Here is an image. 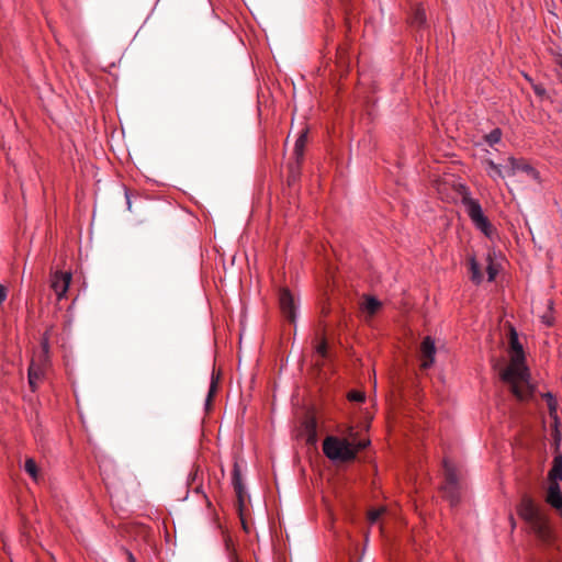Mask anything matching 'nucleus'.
<instances>
[{
    "label": "nucleus",
    "mask_w": 562,
    "mask_h": 562,
    "mask_svg": "<svg viewBox=\"0 0 562 562\" xmlns=\"http://www.w3.org/2000/svg\"><path fill=\"white\" fill-rule=\"evenodd\" d=\"M532 89L535 93L540 98H543L547 94V91L542 85L532 83Z\"/></svg>",
    "instance_id": "bb28decb"
},
{
    "label": "nucleus",
    "mask_w": 562,
    "mask_h": 562,
    "mask_svg": "<svg viewBox=\"0 0 562 562\" xmlns=\"http://www.w3.org/2000/svg\"><path fill=\"white\" fill-rule=\"evenodd\" d=\"M509 347V362L502 371L501 378L518 400L526 401L532 395L533 387L530 383L525 352L514 328L510 329Z\"/></svg>",
    "instance_id": "f257e3e1"
},
{
    "label": "nucleus",
    "mask_w": 562,
    "mask_h": 562,
    "mask_svg": "<svg viewBox=\"0 0 562 562\" xmlns=\"http://www.w3.org/2000/svg\"><path fill=\"white\" fill-rule=\"evenodd\" d=\"M72 276L68 271H56L50 276V288L55 292L57 300L66 297Z\"/></svg>",
    "instance_id": "0eeeda50"
},
{
    "label": "nucleus",
    "mask_w": 562,
    "mask_h": 562,
    "mask_svg": "<svg viewBox=\"0 0 562 562\" xmlns=\"http://www.w3.org/2000/svg\"><path fill=\"white\" fill-rule=\"evenodd\" d=\"M279 306L283 316L291 323L295 322L296 302L289 289L282 288L279 291Z\"/></svg>",
    "instance_id": "6e6552de"
},
{
    "label": "nucleus",
    "mask_w": 562,
    "mask_h": 562,
    "mask_svg": "<svg viewBox=\"0 0 562 562\" xmlns=\"http://www.w3.org/2000/svg\"><path fill=\"white\" fill-rule=\"evenodd\" d=\"M543 322L547 324V325H551V322L549 319H543Z\"/></svg>",
    "instance_id": "473e14b6"
},
{
    "label": "nucleus",
    "mask_w": 562,
    "mask_h": 562,
    "mask_svg": "<svg viewBox=\"0 0 562 562\" xmlns=\"http://www.w3.org/2000/svg\"><path fill=\"white\" fill-rule=\"evenodd\" d=\"M549 484H560L562 481V454H557L553 458L552 467L548 473Z\"/></svg>",
    "instance_id": "dca6fc26"
},
{
    "label": "nucleus",
    "mask_w": 562,
    "mask_h": 562,
    "mask_svg": "<svg viewBox=\"0 0 562 562\" xmlns=\"http://www.w3.org/2000/svg\"><path fill=\"white\" fill-rule=\"evenodd\" d=\"M543 396L547 400L550 416L553 417L554 420L557 422L558 420V416H557L558 403H557L555 398L553 397V395L551 393H547Z\"/></svg>",
    "instance_id": "aec40b11"
},
{
    "label": "nucleus",
    "mask_w": 562,
    "mask_h": 562,
    "mask_svg": "<svg viewBox=\"0 0 562 562\" xmlns=\"http://www.w3.org/2000/svg\"><path fill=\"white\" fill-rule=\"evenodd\" d=\"M316 352L325 358L327 355V342L325 339H322V341L316 346Z\"/></svg>",
    "instance_id": "a878e982"
},
{
    "label": "nucleus",
    "mask_w": 562,
    "mask_h": 562,
    "mask_svg": "<svg viewBox=\"0 0 562 562\" xmlns=\"http://www.w3.org/2000/svg\"><path fill=\"white\" fill-rule=\"evenodd\" d=\"M546 503L552 507L562 518V492L560 484H549L546 491Z\"/></svg>",
    "instance_id": "9b49d317"
},
{
    "label": "nucleus",
    "mask_w": 562,
    "mask_h": 562,
    "mask_svg": "<svg viewBox=\"0 0 562 562\" xmlns=\"http://www.w3.org/2000/svg\"><path fill=\"white\" fill-rule=\"evenodd\" d=\"M307 142V131H303L300 136L297 137L295 145H294V156H295V167L291 166V175L294 178L295 171L299 169L300 164L304 156V149Z\"/></svg>",
    "instance_id": "4468645a"
},
{
    "label": "nucleus",
    "mask_w": 562,
    "mask_h": 562,
    "mask_svg": "<svg viewBox=\"0 0 562 562\" xmlns=\"http://www.w3.org/2000/svg\"><path fill=\"white\" fill-rule=\"evenodd\" d=\"M8 289L0 283V305L7 300Z\"/></svg>",
    "instance_id": "cd10ccee"
},
{
    "label": "nucleus",
    "mask_w": 562,
    "mask_h": 562,
    "mask_svg": "<svg viewBox=\"0 0 562 562\" xmlns=\"http://www.w3.org/2000/svg\"><path fill=\"white\" fill-rule=\"evenodd\" d=\"M525 78H526V80H528L531 85H532V83H535V82L532 81V79H531L529 76L525 75Z\"/></svg>",
    "instance_id": "2f4dec72"
},
{
    "label": "nucleus",
    "mask_w": 562,
    "mask_h": 562,
    "mask_svg": "<svg viewBox=\"0 0 562 562\" xmlns=\"http://www.w3.org/2000/svg\"><path fill=\"white\" fill-rule=\"evenodd\" d=\"M518 516L526 522L528 530L543 546L554 544L557 536L551 527L548 514L528 495H524L517 507Z\"/></svg>",
    "instance_id": "f03ea898"
},
{
    "label": "nucleus",
    "mask_w": 562,
    "mask_h": 562,
    "mask_svg": "<svg viewBox=\"0 0 562 562\" xmlns=\"http://www.w3.org/2000/svg\"><path fill=\"white\" fill-rule=\"evenodd\" d=\"M486 271H487V276H488V281H493L497 274V269L494 265V261L493 259L491 258V256L488 255L487 257V267H486Z\"/></svg>",
    "instance_id": "5701e85b"
},
{
    "label": "nucleus",
    "mask_w": 562,
    "mask_h": 562,
    "mask_svg": "<svg viewBox=\"0 0 562 562\" xmlns=\"http://www.w3.org/2000/svg\"><path fill=\"white\" fill-rule=\"evenodd\" d=\"M384 512L383 508H380V509H373L371 512H369L368 514V519L371 524L375 522L380 516L382 515V513Z\"/></svg>",
    "instance_id": "393cba45"
},
{
    "label": "nucleus",
    "mask_w": 562,
    "mask_h": 562,
    "mask_svg": "<svg viewBox=\"0 0 562 562\" xmlns=\"http://www.w3.org/2000/svg\"><path fill=\"white\" fill-rule=\"evenodd\" d=\"M382 308V302L371 295H364L360 303V311L366 321L371 319Z\"/></svg>",
    "instance_id": "f8f14e48"
},
{
    "label": "nucleus",
    "mask_w": 562,
    "mask_h": 562,
    "mask_svg": "<svg viewBox=\"0 0 562 562\" xmlns=\"http://www.w3.org/2000/svg\"><path fill=\"white\" fill-rule=\"evenodd\" d=\"M366 398V395L361 391H350L348 393V400L352 402H363Z\"/></svg>",
    "instance_id": "b1692460"
},
{
    "label": "nucleus",
    "mask_w": 562,
    "mask_h": 562,
    "mask_svg": "<svg viewBox=\"0 0 562 562\" xmlns=\"http://www.w3.org/2000/svg\"><path fill=\"white\" fill-rule=\"evenodd\" d=\"M470 271H471V280L475 283H481L483 280V274L480 269V265L474 257L469 258Z\"/></svg>",
    "instance_id": "a211bd4d"
},
{
    "label": "nucleus",
    "mask_w": 562,
    "mask_h": 562,
    "mask_svg": "<svg viewBox=\"0 0 562 562\" xmlns=\"http://www.w3.org/2000/svg\"><path fill=\"white\" fill-rule=\"evenodd\" d=\"M368 439L358 440L352 428L344 438L328 436L323 441V452L331 461L350 462L353 461L359 451L369 446Z\"/></svg>",
    "instance_id": "7ed1b4c3"
},
{
    "label": "nucleus",
    "mask_w": 562,
    "mask_h": 562,
    "mask_svg": "<svg viewBox=\"0 0 562 562\" xmlns=\"http://www.w3.org/2000/svg\"><path fill=\"white\" fill-rule=\"evenodd\" d=\"M518 171L525 172L531 179L539 181V172L526 160L508 157L506 165V175L515 176Z\"/></svg>",
    "instance_id": "1a4fd4ad"
},
{
    "label": "nucleus",
    "mask_w": 562,
    "mask_h": 562,
    "mask_svg": "<svg viewBox=\"0 0 562 562\" xmlns=\"http://www.w3.org/2000/svg\"><path fill=\"white\" fill-rule=\"evenodd\" d=\"M426 20L427 19H426L425 9L422 5H417L411 15V19H409L411 24L414 26L420 27V26L425 25Z\"/></svg>",
    "instance_id": "f3484780"
},
{
    "label": "nucleus",
    "mask_w": 562,
    "mask_h": 562,
    "mask_svg": "<svg viewBox=\"0 0 562 562\" xmlns=\"http://www.w3.org/2000/svg\"><path fill=\"white\" fill-rule=\"evenodd\" d=\"M487 176L494 180L498 181L499 179L505 178L506 175V166L503 168L501 165L495 164L492 159H485L483 161Z\"/></svg>",
    "instance_id": "2eb2a0df"
},
{
    "label": "nucleus",
    "mask_w": 562,
    "mask_h": 562,
    "mask_svg": "<svg viewBox=\"0 0 562 562\" xmlns=\"http://www.w3.org/2000/svg\"><path fill=\"white\" fill-rule=\"evenodd\" d=\"M436 346L435 340L430 336H426L420 345V357L423 369L430 368L435 362Z\"/></svg>",
    "instance_id": "9d476101"
},
{
    "label": "nucleus",
    "mask_w": 562,
    "mask_h": 562,
    "mask_svg": "<svg viewBox=\"0 0 562 562\" xmlns=\"http://www.w3.org/2000/svg\"><path fill=\"white\" fill-rule=\"evenodd\" d=\"M306 428L311 431V432H314L315 431V428H316V423L314 419H310L306 422Z\"/></svg>",
    "instance_id": "c85d7f7f"
},
{
    "label": "nucleus",
    "mask_w": 562,
    "mask_h": 562,
    "mask_svg": "<svg viewBox=\"0 0 562 562\" xmlns=\"http://www.w3.org/2000/svg\"><path fill=\"white\" fill-rule=\"evenodd\" d=\"M216 390H217V380L215 379L214 374H212V381H211L207 397L205 401L206 407L211 404L213 395L215 394Z\"/></svg>",
    "instance_id": "4be33fe9"
},
{
    "label": "nucleus",
    "mask_w": 562,
    "mask_h": 562,
    "mask_svg": "<svg viewBox=\"0 0 562 562\" xmlns=\"http://www.w3.org/2000/svg\"><path fill=\"white\" fill-rule=\"evenodd\" d=\"M232 484H233L234 491L237 495L239 507H243L244 502H245L246 491H245V486H244L243 480H241L240 468L237 462L233 467Z\"/></svg>",
    "instance_id": "ddd939ff"
},
{
    "label": "nucleus",
    "mask_w": 562,
    "mask_h": 562,
    "mask_svg": "<svg viewBox=\"0 0 562 562\" xmlns=\"http://www.w3.org/2000/svg\"><path fill=\"white\" fill-rule=\"evenodd\" d=\"M127 559L130 562H136L134 555L131 552H127Z\"/></svg>",
    "instance_id": "7c9ffc66"
},
{
    "label": "nucleus",
    "mask_w": 562,
    "mask_h": 562,
    "mask_svg": "<svg viewBox=\"0 0 562 562\" xmlns=\"http://www.w3.org/2000/svg\"><path fill=\"white\" fill-rule=\"evenodd\" d=\"M49 368V344L48 339L44 337L41 342V350L33 355L27 369L29 386L32 392L37 391L44 382Z\"/></svg>",
    "instance_id": "20e7f679"
},
{
    "label": "nucleus",
    "mask_w": 562,
    "mask_h": 562,
    "mask_svg": "<svg viewBox=\"0 0 562 562\" xmlns=\"http://www.w3.org/2000/svg\"><path fill=\"white\" fill-rule=\"evenodd\" d=\"M24 471L32 477L34 482L40 480L38 467L33 458H27L24 463Z\"/></svg>",
    "instance_id": "6ab92c4d"
},
{
    "label": "nucleus",
    "mask_w": 562,
    "mask_h": 562,
    "mask_svg": "<svg viewBox=\"0 0 562 562\" xmlns=\"http://www.w3.org/2000/svg\"><path fill=\"white\" fill-rule=\"evenodd\" d=\"M126 202H127V209L131 210V201H130V194L128 191H125Z\"/></svg>",
    "instance_id": "c756f323"
},
{
    "label": "nucleus",
    "mask_w": 562,
    "mask_h": 562,
    "mask_svg": "<svg viewBox=\"0 0 562 562\" xmlns=\"http://www.w3.org/2000/svg\"><path fill=\"white\" fill-rule=\"evenodd\" d=\"M446 482L442 486L443 496L449 499L451 505H456L460 499L458 475L456 469L448 460L443 461Z\"/></svg>",
    "instance_id": "423d86ee"
},
{
    "label": "nucleus",
    "mask_w": 562,
    "mask_h": 562,
    "mask_svg": "<svg viewBox=\"0 0 562 562\" xmlns=\"http://www.w3.org/2000/svg\"><path fill=\"white\" fill-rule=\"evenodd\" d=\"M461 202L476 229H479L486 237L492 238L495 233V228L493 227L490 220L485 216L479 200L473 199L471 193L465 190L462 194Z\"/></svg>",
    "instance_id": "39448f33"
},
{
    "label": "nucleus",
    "mask_w": 562,
    "mask_h": 562,
    "mask_svg": "<svg viewBox=\"0 0 562 562\" xmlns=\"http://www.w3.org/2000/svg\"><path fill=\"white\" fill-rule=\"evenodd\" d=\"M502 138V131L499 128H494L486 136L485 140L490 146L497 144Z\"/></svg>",
    "instance_id": "412c9836"
}]
</instances>
